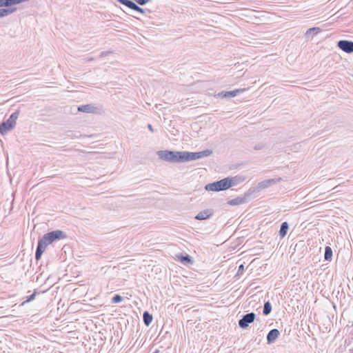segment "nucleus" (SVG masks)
<instances>
[{"label":"nucleus","mask_w":353,"mask_h":353,"mask_svg":"<svg viewBox=\"0 0 353 353\" xmlns=\"http://www.w3.org/2000/svg\"><path fill=\"white\" fill-rule=\"evenodd\" d=\"M66 237L67 234L63 231L57 230L43 234V236L39 239L38 242L46 248L48 245L53 242L64 239Z\"/></svg>","instance_id":"nucleus-1"},{"label":"nucleus","mask_w":353,"mask_h":353,"mask_svg":"<svg viewBox=\"0 0 353 353\" xmlns=\"http://www.w3.org/2000/svg\"><path fill=\"white\" fill-rule=\"evenodd\" d=\"M212 153L211 150H205L201 152H192L188 151H179V163L196 160L210 156Z\"/></svg>","instance_id":"nucleus-2"},{"label":"nucleus","mask_w":353,"mask_h":353,"mask_svg":"<svg viewBox=\"0 0 353 353\" xmlns=\"http://www.w3.org/2000/svg\"><path fill=\"white\" fill-rule=\"evenodd\" d=\"M229 181H230L228 180V177H226L221 180L207 184L205 186V189L207 191L212 192H220L227 190L230 188V185L231 184L230 182Z\"/></svg>","instance_id":"nucleus-3"},{"label":"nucleus","mask_w":353,"mask_h":353,"mask_svg":"<svg viewBox=\"0 0 353 353\" xmlns=\"http://www.w3.org/2000/svg\"><path fill=\"white\" fill-rule=\"evenodd\" d=\"M159 158L170 163H179V151L159 150L157 152Z\"/></svg>","instance_id":"nucleus-4"},{"label":"nucleus","mask_w":353,"mask_h":353,"mask_svg":"<svg viewBox=\"0 0 353 353\" xmlns=\"http://www.w3.org/2000/svg\"><path fill=\"white\" fill-rule=\"evenodd\" d=\"M256 314L254 312H250L244 314L239 321V326L242 329L247 328L249 325L254 322Z\"/></svg>","instance_id":"nucleus-5"},{"label":"nucleus","mask_w":353,"mask_h":353,"mask_svg":"<svg viewBox=\"0 0 353 353\" xmlns=\"http://www.w3.org/2000/svg\"><path fill=\"white\" fill-rule=\"evenodd\" d=\"M337 47L346 53L353 52V41H352L340 40L337 42Z\"/></svg>","instance_id":"nucleus-6"},{"label":"nucleus","mask_w":353,"mask_h":353,"mask_svg":"<svg viewBox=\"0 0 353 353\" xmlns=\"http://www.w3.org/2000/svg\"><path fill=\"white\" fill-rule=\"evenodd\" d=\"M214 214L212 209H206L199 212L194 217L195 219L203 221L209 219Z\"/></svg>","instance_id":"nucleus-7"},{"label":"nucleus","mask_w":353,"mask_h":353,"mask_svg":"<svg viewBox=\"0 0 353 353\" xmlns=\"http://www.w3.org/2000/svg\"><path fill=\"white\" fill-rule=\"evenodd\" d=\"M244 90V89H236L232 91H222L218 94V96L221 98H232L238 94L242 93Z\"/></svg>","instance_id":"nucleus-8"},{"label":"nucleus","mask_w":353,"mask_h":353,"mask_svg":"<svg viewBox=\"0 0 353 353\" xmlns=\"http://www.w3.org/2000/svg\"><path fill=\"white\" fill-rule=\"evenodd\" d=\"M280 332L278 329H272L267 334V343L268 344L273 343L279 336Z\"/></svg>","instance_id":"nucleus-9"},{"label":"nucleus","mask_w":353,"mask_h":353,"mask_svg":"<svg viewBox=\"0 0 353 353\" xmlns=\"http://www.w3.org/2000/svg\"><path fill=\"white\" fill-rule=\"evenodd\" d=\"M281 179H267L265 181H263L258 183L257 185V189L258 190H263L265 188H267L270 186H271L273 184H275L276 182L279 181Z\"/></svg>","instance_id":"nucleus-10"},{"label":"nucleus","mask_w":353,"mask_h":353,"mask_svg":"<svg viewBox=\"0 0 353 353\" xmlns=\"http://www.w3.org/2000/svg\"><path fill=\"white\" fill-rule=\"evenodd\" d=\"M97 108L94 106L92 104H87L78 107V110L79 112H86V113H95L97 112Z\"/></svg>","instance_id":"nucleus-11"},{"label":"nucleus","mask_w":353,"mask_h":353,"mask_svg":"<svg viewBox=\"0 0 353 353\" xmlns=\"http://www.w3.org/2000/svg\"><path fill=\"white\" fill-rule=\"evenodd\" d=\"M19 113L20 110H17L11 114L10 117L6 121L10 125L11 127H12V128H14L16 125L17 120L19 117Z\"/></svg>","instance_id":"nucleus-12"},{"label":"nucleus","mask_w":353,"mask_h":353,"mask_svg":"<svg viewBox=\"0 0 353 353\" xmlns=\"http://www.w3.org/2000/svg\"><path fill=\"white\" fill-rule=\"evenodd\" d=\"M19 113L20 110H17L11 114L10 117L6 121L10 125L11 127H12V128H14L16 125L17 120L19 117Z\"/></svg>","instance_id":"nucleus-13"},{"label":"nucleus","mask_w":353,"mask_h":353,"mask_svg":"<svg viewBox=\"0 0 353 353\" xmlns=\"http://www.w3.org/2000/svg\"><path fill=\"white\" fill-rule=\"evenodd\" d=\"M19 113L20 110H17L11 114L10 117L6 121L10 125L11 127H12V128H14L16 125L17 120L19 117Z\"/></svg>","instance_id":"nucleus-14"},{"label":"nucleus","mask_w":353,"mask_h":353,"mask_svg":"<svg viewBox=\"0 0 353 353\" xmlns=\"http://www.w3.org/2000/svg\"><path fill=\"white\" fill-rule=\"evenodd\" d=\"M19 113L20 110H17L11 114L10 117L6 121L10 125L11 127H12V128H14L16 125L17 120L19 117Z\"/></svg>","instance_id":"nucleus-15"},{"label":"nucleus","mask_w":353,"mask_h":353,"mask_svg":"<svg viewBox=\"0 0 353 353\" xmlns=\"http://www.w3.org/2000/svg\"><path fill=\"white\" fill-rule=\"evenodd\" d=\"M247 201L246 196H238L235 199L228 201V203L230 205H238L245 203Z\"/></svg>","instance_id":"nucleus-16"},{"label":"nucleus","mask_w":353,"mask_h":353,"mask_svg":"<svg viewBox=\"0 0 353 353\" xmlns=\"http://www.w3.org/2000/svg\"><path fill=\"white\" fill-rule=\"evenodd\" d=\"M12 129V127L6 121L0 123V134L2 135L7 134Z\"/></svg>","instance_id":"nucleus-17"},{"label":"nucleus","mask_w":353,"mask_h":353,"mask_svg":"<svg viewBox=\"0 0 353 353\" xmlns=\"http://www.w3.org/2000/svg\"><path fill=\"white\" fill-rule=\"evenodd\" d=\"M320 32L321 29L319 27L309 28L305 32V37L307 39H312L314 35H316Z\"/></svg>","instance_id":"nucleus-18"},{"label":"nucleus","mask_w":353,"mask_h":353,"mask_svg":"<svg viewBox=\"0 0 353 353\" xmlns=\"http://www.w3.org/2000/svg\"><path fill=\"white\" fill-rule=\"evenodd\" d=\"M46 248L41 243L38 242V245L35 252V259L36 261H39L41 259L42 254L46 250Z\"/></svg>","instance_id":"nucleus-19"},{"label":"nucleus","mask_w":353,"mask_h":353,"mask_svg":"<svg viewBox=\"0 0 353 353\" xmlns=\"http://www.w3.org/2000/svg\"><path fill=\"white\" fill-rule=\"evenodd\" d=\"M176 256L178 258V260L183 264L192 263V257L187 254H185V255L180 254L177 255Z\"/></svg>","instance_id":"nucleus-20"},{"label":"nucleus","mask_w":353,"mask_h":353,"mask_svg":"<svg viewBox=\"0 0 353 353\" xmlns=\"http://www.w3.org/2000/svg\"><path fill=\"white\" fill-rule=\"evenodd\" d=\"M288 229H289V225H288V222H286V221L283 222L281 225L280 230H279V236H280L281 239H283L286 236Z\"/></svg>","instance_id":"nucleus-21"},{"label":"nucleus","mask_w":353,"mask_h":353,"mask_svg":"<svg viewBox=\"0 0 353 353\" xmlns=\"http://www.w3.org/2000/svg\"><path fill=\"white\" fill-rule=\"evenodd\" d=\"M17 10V8H6L0 9V17L1 18L6 17Z\"/></svg>","instance_id":"nucleus-22"},{"label":"nucleus","mask_w":353,"mask_h":353,"mask_svg":"<svg viewBox=\"0 0 353 353\" xmlns=\"http://www.w3.org/2000/svg\"><path fill=\"white\" fill-rule=\"evenodd\" d=\"M143 319L144 324L149 326L153 320V316L149 312L145 311L143 314Z\"/></svg>","instance_id":"nucleus-23"},{"label":"nucleus","mask_w":353,"mask_h":353,"mask_svg":"<svg viewBox=\"0 0 353 353\" xmlns=\"http://www.w3.org/2000/svg\"><path fill=\"white\" fill-rule=\"evenodd\" d=\"M29 0H4V7L12 8V6L20 4Z\"/></svg>","instance_id":"nucleus-24"},{"label":"nucleus","mask_w":353,"mask_h":353,"mask_svg":"<svg viewBox=\"0 0 353 353\" xmlns=\"http://www.w3.org/2000/svg\"><path fill=\"white\" fill-rule=\"evenodd\" d=\"M228 180H229L230 182V188L234 186V185H236L238 184H239L240 183H241L243 179H241V177H239V176H234V177H228Z\"/></svg>","instance_id":"nucleus-25"},{"label":"nucleus","mask_w":353,"mask_h":353,"mask_svg":"<svg viewBox=\"0 0 353 353\" xmlns=\"http://www.w3.org/2000/svg\"><path fill=\"white\" fill-rule=\"evenodd\" d=\"M332 250L330 246L325 248L324 259L325 261H330L332 259Z\"/></svg>","instance_id":"nucleus-26"},{"label":"nucleus","mask_w":353,"mask_h":353,"mask_svg":"<svg viewBox=\"0 0 353 353\" xmlns=\"http://www.w3.org/2000/svg\"><path fill=\"white\" fill-rule=\"evenodd\" d=\"M272 312V305L270 301H266L264 303L263 314L265 316L270 314Z\"/></svg>","instance_id":"nucleus-27"},{"label":"nucleus","mask_w":353,"mask_h":353,"mask_svg":"<svg viewBox=\"0 0 353 353\" xmlns=\"http://www.w3.org/2000/svg\"><path fill=\"white\" fill-rule=\"evenodd\" d=\"M134 11H136L137 12H140L141 14H145V13H150V10L148 9H143L139 6L137 3H134Z\"/></svg>","instance_id":"nucleus-28"},{"label":"nucleus","mask_w":353,"mask_h":353,"mask_svg":"<svg viewBox=\"0 0 353 353\" xmlns=\"http://www.w3.org/2000/svg\"><path fill=\"white\" fill-rule=\"evenodd\" d=\"M117 1L130 9H132V0H117Z\"/></svg>","instance_id":"nucleus-29"},{"label":"nucleus","mask_w":353,"mask_h":353,"mask_svg":"<svg viewBox=\"0 0 353 353\" xmlns=\"http://www.w3.org/2000/svg\"><path fill=\"white\" fill-rule=\"evenodd\" d=\"M37 294V292L36 290H34V292L32 294H30V296H28L26 297V300L25 301H23V304L33 301L35 299Z\"/></svg>","instance_id":"nucleus-30"},{"label":"nucleus","mask_w":353,"mask_h":353,"mask_svg":"<svg viewBox=\"0 0 353 353\" xmlns=\"http://www.w3.org/2000/svg\"><path fill=\"white\" fill-rule=\"evenodd\" d=\"M123 298L121 296L119 295V294H115L112 298V303H120L121 301H122Z\"/></svg>","instance_id":"nucleus-31"},{"label":"nucleus","mask_w":353,"mask_h":353,"mask_svg":"<svg viewBox=\"0 0 353 353\" xmlns=\"http://www.w3.org/2000/svg\"><path fill=\"white\" fill-rule=\"evenodd\" d=\"M265 147V145L262 143H257L254 145V149L255 150H262Z\"/></svg>","instance_id":"nucleus-32"},{"label":"nucleus","mask_w":353,"mask_h":353,"mask_svg":"<svg viewBox=\"0 0 353 353\" xmlns=\"http://www.w3.org/2000/svg\"><path fill=\"white\" fill-rule=\"evenodd\" d=\"M134 1H136L138 4L141 6L145 5L147 3L150 1V0H134Z\"/></svg>","instance_id":"nucleus-33"},{"label":"nucleus","mask_w":353,"mask_h":353,"mask_svg":"<svg viewBox=\"0 0 353 353\" xmlns=\"http://www.w3.org/2000/svg\"><path fill=\"white\" fill-rule=\"evenodd\" d=\"M243 271H244V266L243 264H241L239 266L237 274H242Z\"/></svg>","instance_id":"nucleus-34"},{"label":"nucleus","mask_w":353,"mask_h":353,"mask_svg":"<svg viewBox=\"0 0 353 353\" xmlns=\"http://www.w3.org/2000/svg\"><path fill=\"white\" fill-rule=\"evenodd\" d=\"M148 129H149V130H150V131H151L152 132H154V129H153V128H152V125H151V124H148Z\"/></svg>","instance_id":"nucleus-35"},{"label":"nucleus","mask_w":353,"mask_h":353,"mask_svg":"<svg viewBox=\"0 0 353 353\" xmlns=\"http://www.w3.org/2000/svg\"><path fill=\"white\" fill-rule=\"evenodd\" d=\"M4 7V0H0V8Z\"/></svg>","instance_id":"nucleus-36"},{"label":"nucleus","mask_w":353,"mask_h":353,"mask_svg":"<svg viewBox=\"0 0 353 353\" xmlns=\"http://www.w3.org/2000/svg\"><path fill=\"white\" fill-rule=\"evenodd\" d=\"M105 54V52H101V56H103V54Z\"/></svg>","instance_id":"nucleus-37"}]
</instances>
